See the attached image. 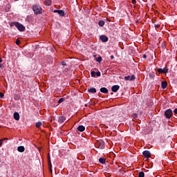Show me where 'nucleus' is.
<instances>
[{
    "mask_svg": "<svg viewBox=\"0 0 177 177\" xmlns=\"http://www.w3.org/2000/svg\"><path fill=\"white\" fill-rule=\"evenodd\" d=\"M35 15H42V8L38 5H35L32 7Z\"/></svg>",
    "mask_w": 177,
    "mask_h": 177,
    "instance_id": "nucleus-1",
    "label": "nucleus"
},
{
    "mask_svg": "<svg viewBox=\"0 0 177 177\" xmlns=\"http://www.w3.org/2000/svg\"><path fill=\"white\" fill-rule=\"evenodd\" d=\"M14 25L15 26V27H17V30H19V31H24L26 30V28L24 27V26H23V24L19 23V22H14Z\"/></svg>",
    "mask_w": 177,
    "mask_h": 177,
    "instance_id": "nucleus-2",
    "label": "nucleus"
},
{
    "mask_svg": "<svg viewBox=\"0 0 177 177\" xmlns=\"http://www.w3.org/2000/svg\"><path fill=\"white\" fill-rule=\"evenodd\" d=\"M165 115L166 118H171V117H172V111L171 109H167L165 112Z\"/></svg>",
    "mask_w": 177,
    "mask_h": 177,
    "instance_id": "nucleus-3",
    "label": "nucleus"
},
{
    "mask_svg": "<svg viewBox=\"0 0 177 177\" xmlns=\"http://www.w3.org/2000/svg\"><path fill=\"white\" fill-rule=\"evenodd\" d=\"M97 146L99 149H102L104 147V142L102 140H100L97 142Z\"/></svg>",
    "mask_w": 177,
    "mask_h": 177,
    "instance_id": "nucleus-4",
    "label": "nucleus"
},
{
    "mask_svg": "<svg viewBox=\"0 0 177 177\" xmlns=\"http://www.w3.org/2000/svg\"><path fill=\"white\" fill-rule=\"evenodd\" d=\"M142 154L145 158H150L151 156V153L149 151H144Z\"/></svg>",
    "mask_w": 177,
    "mask_h": 177,
    "instance_id": "nucleus-5",
    "label": "nucleus"
},
{
    "mask_svg": "<svg viewBox=\"0 0 177 177\" xmlns=\"http://www.w3.org/2000/svg\"><path fill=\"white\" fill-rule=\"evenodd\" d=\"M125 81H133L135 80V75H131V76H125L124 77Z\"/></svg>",
    "mask_w": 177,
    "mask_h": 177,
    "instance_id": "nucleus-6",
    "label": "nucleus"
},
{
    "mask_svg": "<svg viewBox=\"0 0 177 177\" xmlns=\"http://www.w3.org/2000/svg\"><path fill=\"white\" fill-rule=\"evenodd\" d=\"M100 39L102 42H107L109 41V38L106 35H101Z\"/></svg>",
    "mask_w": 177,
    "mask_h": 177,
    "instance_id": "nucleus-7",
    "label": "nucleus"
},
{
    "mask_svg": "<svg viewBox=\"0 0 177 177\" xmlns=\"http://www.w3.org/2000/svg\"><path fill=\"white\" fill-rule=\"evenodd\" d=\"M158 71L160 73H164V74H167V73H168V69L167 68H158Z\"/></svg>",
    "mask_w": 177,
    "mask_h": 177,
    "instance_id": "nucleus-8",
    "label": "nucleus"
},
{
    "mask_svg": "<svg viewBox=\"0 0 177 177\" xmlns=\"http://www.w3.org/2000/svg\"><path fill=\"white\" fill-rule=\"evenodd\" d=\"M120 89V86L118 85H114L111 88L112 92H117Z\"/></svg>",
    "mask_w": 177,
    "mask_h": 177,
    "instance_id": "nucleus-9",
    "label": "nucleus"
},
{
    "mask_svg": "<svg viewBox=\"0 0 177 177\" xmlns=\"http://www.w3.org/2000/svg\"><path fill=\"white\" fill-rule=\"evenodd\" d=\"M65 121H66V119L64 116L59 117L58 122H59L60 124H63V122H64Z\"/></svg>",
    "mask_w": 177,
    "mask_h": 177,
    "instance_id": "nucleus-10",
    "label": "nucleus"
},
{
    "mask_svg": "<svg viewBox=\"0 0 177 177\" xmlns=\"http://www.w3.org/2000/svg\"><path fill=\"white\" fill-rule=\"evenodd\" d=\"M14 118L17 121H19V120H20V115L19 114V113L17 112L14 113Z\"/></svg>",
    "mask_w": 177,
    "mask_h": 177,
    "instance_id": "nucleus-11",
    "label": "nucleus"
},
{
    "mask_svg": "<svg viewBox=\"0 0 177 177\" xmlns=\"http://www.w3.org/2000/svg\"><path fill=\"white\" fill-rule=\"evenodd\" d=\"M77 131L80 132H84L85 131V127L80 125L77 127Z\"/></svg>",
    "mask_w": 177,
    "mask_h": 177,
    "instance_id": "nucleus-12",
    "label": "nucleus"
},
{
    "mask_svg": "<svg viewBox=\"0 0 177 177\" xmlns=\"http://www.w3.org/2000/svg\"><path fill=\"white\" fill-rule=\"evenodd\" d=\"M100 92H102V93H109V90H107L105 87H102L100 88Z\"/></svg>",
    "mask_w": 177,
    "mask_h": 177,
    "instance_id": "nucleus-13",
    "label": "nucleus"
},
{
    "mask_svg": "<svg viewBox=\"0 0 177 177\" xmlns=\"http://www.w3.org/2000/svg\"><path fill=\"white\" fill-rule=\"evenodd\" d=\"M17 150L20 153H23L25 149H24V147L20 146V147H18Z\"/></svg>",
    "mask_w": 177,
    "mask_h": 177,
    "instance_id": "nucleus-14",
    "label": "nucleus"
},
{
    "mask_svg": "<svg viewBox=\"0 0 177 177\" xmlns=\"http://www.w3.org/2000/svg\"><path fill=\"white\" fill-rule=\"evenodd\" d=\"M48 168L52 171V163L50 162V157L48 156Z\"/></svg>",
    "mask_w": 177,
    "mask_h": 177,
    "instance_id": "nucleus-15",
    "label": "nucleus"
},
{
    "mask_svg": "<svg viewBox=\"0 0 177 177\" xmlns=\"http://www.w3.org/2000/svg\"><path fill=\"white\" fill-rule=\"evenodd\" d=\"M88 92H90V93H96V88H91L90 89H88Z\"/></svg>",
    "mask_w": 177,
    "mask_h": 177,
    "instance_id": "nucleus-16",
    "label": "nucleus"
},
{
    "mask_svg": "<svg viewBox=\"0 0 177 177\" xmlns=\"http://www.w3.org/2000/svg\"><path fill=\"white\" fill-rule=\"evenodd\" d=\"M57 13L59 16H64V11L62 10H59Z\"/></svg>",
    "mask_w": 177,
    "mask_h": 177,
    "instance_id": "nucleus-17",
    "label": "nucleus"
},
{
    "mask_svg": "<svg viewBox=\"0 0 177 177\" xmlns=\"http://www.w3.org/2000/svg\"><path fill=\"white\" fill-rule=\"evenodd\" d=\"M161 86L163 89H165L167 88V83L166 82H162Z\"/></svg>",
    "mask_w": 177,
    "mask_h": 177,
    "instance_id": "nucleus-18",
    "label": "nucleus"
},
{
    "mask_svg": "<svg viewBox=\"0 0 177 177\" xmlns=\"http://www.w3.org/2000/svg\"><path fill=\"white\" fill-rule=\"evenodd\" d=\"M99 161H100V162L101 164H104V162H106V159L102 158H100L99 159Z\"/></svg>",
    "mask_w": 177,
    "mask_h": 177,
    "instance_id": "nucleus-19",
    "label": "nucleus"
},
{
    "mask_svg": "<svg viewBox=\"0 0 177 177\" xmlns=\"http://www.w3.org/2000/svg\"><path fill=\"white\" fill-rule=\"evenodd\" d=\"M36 127H37V128H41V127H42V122H37V123H36Z\"/></svg>",
    "mask_w": 177,
    "mask_h": 177,
    "instance_id": "nucleus-20",
    "label": "nucleus"
},
{
    "mask_svg": "<svg viewBox=\"0 0 177 177\" xmlns=\"http://www.w3.org/2000/svg\"><path fill=\"white\" fill-rule=\"evenodd\" d=\"M98 24L100 27H103L104 26V21H100Z\"/></svg>",
    "mask_w": 177,
    "mask_h": 177,
    "instance_id": "nucleus-21",
    "label": "nucleus"
},
{
    "mask_svg": "<svg viewBox=\"0 0 177 177\" xmlns=\"http://www.w3.org/2000/svg\"><path fill=\"white\" fill-rule=\"evenodd\" d=\"M138 177H145V173L143 171H140L138 174Z\"/></svg>",
    "mask_w": 177,
    "mask_h": 177,
    "instance_id": "nucleus-22",
    "label": "nucleus"
},
{
    "mask_svg": "<svg viewBox=\"0 0 177 177\" xmlns=\"http://www.w3.org/2000/svg\"><path fill=\"white\" fill-rule=\"evenodd\" d=\"M96 62H98V63H100L102 62V57H98L96 58Z\"/></svg>",
    "mask_w": 177,
    "mask_h": 177,
    "instance_id": "nucleus-23",
    "label": "nucleus"
},
{
    "mask_svg": "<svg viewBox=\"0 0 177 177\" xmlns=\"http://www.w3.org/2000/svg\"><path fill=\"white\" fill-rule=\"evenodd\" d=\"M91 77H95L96 76V72H95V71H91Z\"/></svg>",
    "mask_w": 177,
    "mask_h": 177,
    "instance_id": "nucleus-24",
    "label": "nucleus"
},
{
    "mask_svg": "<svg viewBox=\"0 0 177 177\" xmlns=\"http://www.w3.org/2000/svg\"><path fill=\"white\" fill-rule=\"evenodd\" d=\"M63 102H64V98H60L59 100H58V103H63Z\"/></svg>",
    "mask_w": 177,
    "mask_h": 177,
    "instance_id": "nucleus-25",
    "label": "nucleus"
},
{
    "mask_svg": "<svg viewBox=\"0 0 177 177\" xmlns=\"http://www.w3.org/2000/svg\"><path fill=\"white\" fill-rule=\"evenodd\" d=\"M132 117H133L134 118H138V114H136V113H133V114H132Z\"/></svg>",
    "mask_w": 177,
    "mask_h": 177,
    "instance_id": "nucleus-26",
    "label": "nucleus"
},
{
    "mask_svg": "<svg viewBox=\"0 0 177 177\" xmlns=\"http://www.w3.org/2000/svg\"><path fill=\"white\" fill-rule=\"evenodd\" d=\"M95 75H97V77H100V75H101L100 72L95 73Z\"/></svg>",
    "mask_w": 177,
    "mask_h": 177,
    "instance_id": "nucleus-27",
    "label": "nucleus"
},
{
    "mask_svg": "<svg viewBox=\"0 0 177 177\" xmlns=\"http://www.w3.org/2000/svg\"><path fill=\"white\" fill-rule=\"evenodd\" d=\"M16 44H17V45H19V44H20V40L17 39V40H16Z\"/></svg>",
    "mask_w": 177,
    "mask_h": 177,
    "instance_id": "nucleus-28",
    "label": "nucleus"
},
{
    "mask_svg": "<svg viewBox=\"0 0 177 177\" xmlns=\"http://www.w3.org/2000/svg\"><path fill=\"white\" fill-rule=\"evenodd\" d=\"M3 143V140L1 139L0 140V147H1V146H2Z\"/></svg>",
    "mask_w": 177,
    "mask_h": 177,
    "instance_id": "nucleus-29",
    "label": "nucleus"
},
{
    "mask_svg": "<svg viewBox=\"0 0 177 177\" xmlns=\"http://www.w3.org/2000/svg\"><path fill=\"white\" fill-rule=\"evenodd\" d=\"M2 59H0V68H2Z\"/></svg>",
    "mask_w": 177,
    "mask_h": 177,
    "instance_id": "nucleus-30",
    "label": "nucleus"
},
{
    "mask_svg": "<svg viewBox=\"0 0 177 177\" xmlns=\"http://www.w3.org/2000/svg\"><path fill=\"white\" fill-rule=\"evenodd\" d=\"M3 93H0V97H1V99H2V97H3Z\"/></svg>",
    "mask_w": 177,
    "mask_h": 177,
    "instance_id": "nucleus-31",
    "label": "nucleus"
},
{
    "mask_svg": "<svg viewBox=\"0 0 177 177\" xmlns=\"http://www.w3.org/2000/svg\"><path fill=\"white\" fill-rule=\"evenodd\" d=\"M62 66H66V62H62Z\"/></svg>",
    "mask_w": 177,
    "mask_h": 177,
    "instance_id": "nucleus-32",
    "label": "nucleus"
},
{
    "mask_svg": "<svg viewBox=\"0 0 177 177\" xmlns=\"http://www.w3.org/2000/svg\"><path fill=\"white\" fill-rule=\"evenodd\" d=\"M132 3L135 5V3H136V0H132Z\"/></svg>",
    "mask_w": 177,
    "mask_h": 177,
    "instance_id": "nucleus-33",
    "label": "nucleus"
},
{
    "mask_svg": "<svg viewBox=\"0 0 177 177\" xmlns=\"http://www.w3.org/2000/svg\"><path fill=\"white\" fill-rule=\"evenodd\" d=\"M53 12H54V13H58L59 10H55Z\"/></svg>",
    "mask_w": 177,
    "mask_h": 177,
    "instance_id": "nucleus-34",
    "label": "nucleus"
},
{
    "mask_svg": "<svg viewBox=\"0 0 177 177\" xmlns=\"http://www.w3.org/2000/svg\"><path fill=\"white\" fill-rule=\"evenodd\" d=\"M174 114H177V109H174Z\"/></svg>",
    "mask_w": 177,
    "mask_h": 177,
    "instance_id": "nucleus-35",
    "label": "nucleus"
},
{
    "mask_svg": "<svg viewBox=\"0 0 177 177\" xmlns=\"http://www.w3.org/2000/svg\"><path fill=\"white\" fill-rule=\"evenodd\" d=\"M47 2H48V6L50 5V0H47Z\"/></svg>",
    "mask_w": 177,
    "mask_h": 177,
    "instance_id": "nucleus-36",
    "label": "nucleus"
},
{
    "mask_svg": "<svg viewBox=\"0 0 177 177\" xmlns=\"http://www.w3.org/2000/svg\"><path fill=\"white\" fill-rule=\"evenodd\" d=\"M1 140H3V142H4V140H8V138H3V139H1Z\"/></svg>",
    "mask_w": 177,
    "mask_h": 177,
    "instance_id": "nucleus-37",
    "label": "nucleus"
},
{
    "mask_svg": "<svg viewBox=\"0 0 177 177\" xmlns=\"http://www.w3.org/2000/svg\"><path fill=\"white\" fill-rule=\"evenodd\" d=\"M146 57H147L146 55H143V58H144V59H146Z\"/></svg>",
    "mask_w": 177,
    "mask_h": 177,
    "instance_id": "nucleus-38",
    "label": "nucleus"
},
{
    "mask_svg": "<svg viewBox=\"0 0 177 177\" xmlns=\"http://www.w3.org/2000/svg\"><path fill=\"white\" fill-rule=\"evenodd\" d=\"M111 59H114V55H111Z\"/></svg>",
    "mask_w": 177,
    "mask_h": 177,
    "instance_id": "nucleus-39",
    "label": "nucleus"
},
{
    "mask_svg": "<svg viewBox=\"0 0 177 177\" xmlns=\"http://www.w3.org/2000/svg\"><path fill=\"white\" fill-rule=\"evenodd\" d=\"M15 1H19V0H15Z\"/></svg>",
    "mask_w": 177,
    "mask_h": 177,
    "instance_id": "nucleus-40",
    "label": "nucleus"
}]
</instances>
